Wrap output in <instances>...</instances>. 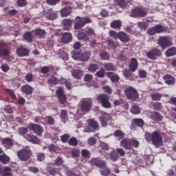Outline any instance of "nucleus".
<instances>
[{"mask_svg":"<svg viewBox=\"0 0 176 176\" xmlns=\"http://www.w3.org/2000/svg\"><path fill=\"white\" fill-rule=\"evenodd\" d=\"M144 139L147 142H151L156 148L163 145V136L160 131H155L153 133L146 132L144 133Z\"/></svg>","mask_w":176,"mask_h":176,"instance_id":"1","label":"nucleus"},{"mask_svg":"<svg viewBox=\"0 0 176 176\" xmlns=\"http://www.w3.org/2000/svg\"><path fill=\"white\" fill-rule=\"evenodd\" d=\"M120 146L126 149V151H131L132 148H138L140 142L137 140L124 138L120 141Z\"/></svg>","mask_w":176,"mask_h":176,"instance_id":"2","label":"nucleus"},{"mask_svg":"<svg viewBox=\"0 0 176 176\" xmlns=\"http://www.w3.org/2000/svg\"><path fill=\"white\" fill-rule=\"evenodd\" d=\"M91 23H93V21L87 16H77L74 20V30H80L83 28L86 24H90Z\"/></svg>","mask_w":176,"mask_h":176,"instance_id":"3","label":"nucleus"},{"mask_svg":"<svg viewBox=\"0 0 176 176\" xmlns=\"http://www.w3.org/2000/svg\"><path fill=\"white\" fill-rule=\"evenodd\" d=\"M125 97L130 101H137L140 97L138 91L133 87H128L124 91Z\"/></svg>","mask_w":176,"mask_h":176,"instance_id":"4","label":"nucleus"},{"mask_svg":"<svg viewBox=\"0 0 176 176\" xmlns=\"http://www.w3.org/2000/svg\"><path fill=\"white\" fill-rule=\"evenodd\" d=\"M96 100L98 101L99 104H101L102 108L106 109H109L112 108V104L109 102V96L105 94H100L96 96Z\"/></svg>","mask_w":176,"mask_h":176,"instance_id":"5","label":"nucleus"},{"mask_svg":"<svg viewBox=\"0 0 176 176\" xmlns=\"http://www.w3.org/2000/svg\"><path fill=\"white\" fill-rule=\"evenodd\" d=\"M157 43L160 47H161L162 50H166L167 47H171V46L173 45L171 38L167 36H160L158 38Z\"/></svg>","mask_w":176,"mask_h":176,"instance_id":"6","label":"nucleus"},{"mask_svg":"<svg viewBox=\"0 0 176 176\" xmlns=\"http://www.w3.org/2000/svg\"><path fill=\"white\" fill-rule=\"evenodd\" d=\"M148 14V10L145 8L135 7L131 12V17H145Z\"/></svg>","mask_w":176,"mask_h":176,"instance_id":"7","label":"nucleus"},{"mask_svg":"<svg viewBox=\"0 0 176 176\" xmlns=\"http://www.w3.org/2000/svg\"><path fill=\"white\" fill-rule=\"evenodd\" d=\"M126 155V151L123 150L122 148H118L116 149H113L111 153H110V157L111 160L112 162H118L119 160L120 156L121 157H123Z\"/></svg>","mask_w":176,"mask_h":176,"instance_id":"8","label":"nucleus"},{"mask_svg":"<svg viewBox=\"0 0 176 176\" xmlns=\"http://www.w3.org/2000/svg\"><path fill=\"white\" fill-rule=\"evenodd\" d=\"M32 155V153L31 152V150L27 148L19 150L17 152L18 158L20 159L21 162H27V160H29L31 158Z\"/></svg>","mask_w":176,"mask_h":176,"instance_id":"9","label":"nucleus"},{"mask_svg":"<svg viewBox=\"0 0 176 176\" xmlns=\"http://www.w3.org/2000/svg\"><path fill=\"white\" fill-rule=\"evenodd\" d=\"M92 106L93 101H91V99H82L80 102V108L82 112H90Z\"/></svg>","mask_w":176,"mask_h":176,"instance_id":"10","label":"nucleus"},{"mask_svg":"<svg viewBox=\"0 0 176 176\" xmlns=\"http://www.w3.org/2000/svg\"><path fill=\"white\" fill-rule=\"evenodd\" d=\"M146 56L149 60H157L158 57H162V51L157 48H153L146 54Z\"/></svg>","mask_w":176,"mask_h":176,"instance_id":"11","label":"nucleus"},{"mask_svg":"<svg viewBox=\"0 0 176 176\" xmlns=\"http://www.w3.org/2000/svg\"><path fill=\"white\" fill-rule=\"evenodd\" d=\"M90 164L91 166L98 167V168H105L107 166V162L98 157L92 158L90 160Z\"/></svg>","mask_w":176,"mask_h":176,"instance_id":"12","label":"nucleus"},{"mask_svg":"<svg viewBox=\"0 0 176 176\" xmlns=\"http://www.w3.org/2000/svg\"><path fill=\"white\" fill-rule=\"evenodd\" d=\"M29 129L37 135H42V133H43V127L38 124L30 123Z\"/></svg>","mask_w":176,"mask_h":176,"instance_id":"13","label":"nucleus"},{"mask_svg":"<svg viewBox=\"0 0 176 176\" xmlns=\"http://www.w3.org/2000/svg\"><path fill=\"white\" fill-rule=\"evenodd\" d=\"M56 96H58V100L60 104H64L67 102V96L64 94V89L63 87H59L56 91Z\"/></svg>","mask_w":176,"mask_h":176,"instance_id":"14","label":"nucleus"},{"mask_svg":"<svg viewBox=\"0 0 176 176\" xmlns=\"http://www.w3.org/2000/svg\"><path fill=\"white\" fill-rule=\"evenodd\" d=\"M98 130H99L98 122L94 120H90L87 133H94V131H97Z\"/></svg>","mask_w":176,"mask_h":176,"instance_id":"15","label":"nucleus"},{"mask_svg":"<svg viewBox=\"0 0 176 176\" xmlns=\"http://www.w3.org/2000/svg\"><path fill=\"white\" fill-rule=\"evenodd\" d=\"M16 53L18 57H27V56H30V50L24 47L17 48Z\"/></svg>","mask_w":176,"mask_h":176,"instance_id":"16","label":"nucleus"},{"mask_svg":"<svg viewBox=\"0 0 176 176\" xmlns=\"http://www.w3.org/2000/svg\"><path fill=\"white\" fill-rule=\"evenodd\" d=\"M10 54V50L6 47L5 43H0V57H6Z\"/></svg>","mask_w":176,"mask_h":176,"instance_id":"17","label":"nucleus"},{"mask_svg":"<svg viewBox=\"0 0 176 176\" xmlns=\"http://www.w3.org/2000/svg\"><path fill=\"white\" fill-rule=\"evenodd\" d=\"M129 69L131 72H135L138 69V60L135 58H131V63L129 65Z\"/></svg>","mask_w":176,"mask_h":176,"instance_id":"18","label":"nucleus"},{"mask_svg":"<svg viewBox=\"0 0 176 176\" xmlns=\"http://www.w3.org/2000/svg\"><path fill=\"white\" fill-rule=\"evenodd\" d=\"M21 91L24 93V94H26V96H30L34 91V88H32L31 85L27 84L21 87Z\"/></svg>","mask_w":176,"mask_h":176,"instance_id":"19","label":"nucleus"},{"mask_svg":"<svg viewBox=\"0 0 176 176\" xmlns=\"http://www.w3.org/2000/svg\"><path fill=\"white\" fill-rule=\"evenodd\" d=\"M118 39H120V41L121 42H123L124 43H127V42L130 41V37L129 36L127 33L124 32H119Z\"/></svg>","mask_w":176,"mask_h":176,"instance_id":"20","label":"nucleus"},{"mask_svg":"<svg viewBox=\"0 0 176 176\" xmlns=\"http://www.w3.org/2000/svg\"><path fill=\"white\" fill-rule=\"evenodd\" d=\"M72 41V33L71 32H64L62 34L61 41L63 43H69Z\"/></svg>","mask_w":176,"mask_h":176,"instance_id":"21","label":"nucleus"},{"mask_svg":"<svg viewBox=\"0 0 176 176\" xmlns=\"http://www.w3.org/2000/svg\"><path fill=\"white\" fill-rule=\"evenodd\" d=\"M25 138H26L28 142H32V144H38L41 142V140L38 137L34 136V135L27 134Z\"/></svg>","mask_w":176,"mask_h":176,"instance_id":"22","label":"nucleus"},{"mask_svg":"<svg viewBox=\"0 0 176 176\" xmlns=\"http://www.w3.org/2000/svg\"><path fill=\"white\" fill-rule=\"evenodd\" d=\"M145 124V122H144V120L142 118H135L132 120L131 126L133 127H144V125Z\"/></svg>","mask_w":176,"mask_h":176,"instance_id":"23","label":"nucleus"},{"mask_svg":"<svg viewBox=\"0 0 176 176\" xmlns=\"http://www.w3.org/2000/svg\"><path fill=\"white\" fill-rule=\"evenodd\" d=\"M106 76L109 78V79L113 82V83H116L120 80V77L118 74H113V72H109L106 74Z\"/></svg>","mask_w":176,"mask_h":176,"instance_id":"24","label":"nucleus"},{"mask_svg":"<svg viewBox=\"0 0 176 176\" xmlns=\"http://www.w3.org/2000/svg\"><path fill=\"white\" fill-rule=\"evenodd\" d=\"M1 142L7 149H10L13 146V140L10 138H3Z\"/></svg>","mask_w":176,"mask_h":176,"instance_id":"25","label":"nucleus"},{"mask_svg":"<svg viewBox=\"0 0 176 176\" xmlns=\"http://www.w3.org/2000/svg\"><path fill=\"white\" fill-rule=\"evenodd\" d=\"M163 79L166 85H174L175 83V78L170 74L164 76Z\"/></svg>","mask_w":176,"mask_h":176,"instance_id":"26","label":"nucleus"},{"mask_svg":"<svg viewBox=\"0 0 176 176\" xmlns=\"http://www.w3.org/2000/svg\"><path fill=\"white\" fill-rule=\"evenodd\" d=\"M91 56V54H90L88 51H85L84 52H81L80 61L86 63L89 61Z\"/></svg>","mask_w":176,"mask_h":176,"instance_id":"27","label":"nucleus"},{"mask_svg":"<svg viewBox=\"0 0 176 176\" xmlns=\"http://www.w3.org/2000/svg\"><path fill=\"white\" fill-rule=\"evenodd\" d=\"M63 25L64 30H66L67 31H69L72 27V20L71 19H63Z\"/></svg>","mask_w":176,"mask_h":176,"instance_id":"28","label":"nucleus"},{"mask_svg":"<svg viewBox=\"0 0 176 176\" xmlns=\"http://www.w3.org/2000/svg\"><path fill=\"white\" fill-rule=\"evenodd\" d=\"M32 33L35 36H40V38H43L46 35V31L41 28H36L32 30Z\"/></svg>","mask_w":176,"mask_h":176,"instance_id":"29","label":"nucleus"},{"mask_svg":"<svg viewBox=\"0 0 176 176\" xmlns=\"http://www.w3.org/2000/svg\"><path fill=\"white\" fill-rule=\"evenodd\" d=\"M72 75L74 79H82V76H83V71L79 70L78 69H74L72 72Z\"/></svg>","mask_w":176,"mask_h":176,"instance_id":"30","label":"nucleus"},{"mask_svg":"<svg viewBox=\"0 0 176 176\" xmlns=\"http://www.w3.org/2000/svg\"><path fill=\"white\" fill-rule=\"evenodd\" d=\"M32 34H34L32 31L25 32L23 35V39H25V41H27V42H32L34 39V35Z\"/></svg>","mask_w":176,"mask_h":176,"instance_id":"31","label":"nucleus"},{"mask_svg":"<svg viewBox=\"0 0 176 176\" xmlns=\"http://www.w3.org/2000/svg\"><path fill=\"white\" fill-rule=\"evenodd\" d=\"M151 118L153 120H157V122H162L163 120V116L157 111H152Z\"/></svg>","mask_w":176,"mask_h":176,"instance_id":"32","label":"nucleus"},{"mask_svg":"<svg viewBox=\"0 0 176 176\" xmlns=\"http://www.w3.org/2000/svg\"><path fill=\"white\" fill-rule=\"evenodd\" d=\"M78 41H89L90 37H89L86 33V32L80 31L78 34Z\"/></svg>","mask_w":176,"mask_h":176,"instance_id":"33","label":"nucleus"},{"mask_svg":"<svg viewBox=\"0 0 176 176\" xmlns=\"http://www.w3.org/2000/svg\"><path fill=\"white\" fill-rule=\"evenodd\" d=\"M165 56L166 57H174V56H176V47H172L168 48L165 52Z\"/></svg>","mask_w":176,"mask_h":176,"instance_id":"34","label":"nucleus"},{"mask_svg":"<svg viewBox=\"0 0 176 176\" xmlns=\"http://www.w3.org/2000/svg\"><path fill=\"white\" fill-rule=\"evenodd\" d=\"M60 118L63 123H67V120H68V112L67 110L60 111Z\"/></svg>","mask_w":176,"mask_h":176,"instance_id":"35","label":"nucleus"},{"mask_svg":"<svg viewBox=\"0 0 176 176\" xmlns=\"http://www.w3.org/2000/svg\"><path fill=\"white\" fill-rule=\"evenodd\" d=\"M60 12L61 17H68L72 13L71 10L68 8H63Z\"/></svg>","mask_w":176,"mask_h":176,"instance_id":"36","label":"nucleus"},{"mask_svg":"<svg viewBox=\"0 0 176 176\" xmlns=\"http://www.w3.org/2000/svg\"><path fill=\"white\" fill-rule=\"evenodd\" d=\"M111 28L116 30L122 27V21L120 20H114L110 23Z\"/></svg>","mask_w":176,"mask_h":176,"instance_id":"37","label":"nucleus"},{"mask_svg":"<svg viewBox=\"0 0 176 176\" xmlns=\"http://www.w3.org/2000/svg\"><path fill=\"white\" fill-rule=\"evenodd\" d=\"M85 32L87 36H96V30L90 27L85 28Z\"/></svg>","mask_w":176,"mask_h":176,"instance_id":"38","label":"nucleus"},{"mask_svg":"<svg viewBox=\"0 0 176 176\" xmlns=\"http://www.w3.org/2000/svg\"><path fill=\"white\" fill-rule=\"evenodd\" d=\"M54 69V67L53 66H44L41 67V74H49L50 72V70L53 71Z\"/></svg>","mask_w":176,"mask_h":176,"instance_id":"39","label":"nucleus"},{"mask_svg":"<svg viewBox=\"0 0 176 176\" xmlns=\"http://www.w3.org/2000/svg\"><path fill=\"white\" fill-rule=\"evenodd\" d=\"M103 67L105 71H116V67H115L112 63H104Z\"/></svg>","mask_w":176,"mask_h":176,"instance_id":"40","label":"nucleus"},{"mask_svg":"<svg viewBox=\"0 0 176 176\" xmlns=\"http://www.w3.org/2000/svg\"><path fill=\"white\" fill-rule=\"evenodd\" d=\"M154 28L157 34H162V32H164L166 30V28L162 25H156Z\"/></svg>","mask_w":176,"mask_h":176,"instance_id":"41","label":"nucleus"},{"mask_svg":"<svg viewBox=\"0 0 176 176\" xmlns=\"http://www.w3.org/2000/svg\"><path fill=\"white\" fill-rule=\"evenodd\" d=\"M82 54V52H78V51H72V57L74 60H79L80 61V56Z\"/></svg>","mask_w":176,"mask_h":176,"instance_id":"42","label":"nucleus"},{"mask_svg":"<svg viewBox=\"0 0 176 176\" xmlns=\"http://www.w3.org/2000/svg\"><path fill=\"white\" fill-rule=\"evenodd\" d=\"M113 135L114 137L122 139L124 138V133L120 129H117L114 131Z\"/></svg>","mask_w":176,"mask_h":176,"instance_id":"43","label":"nucleus"},{"mask_svg":"<svg viewBox=\"0 0 176 176\" xmlns=\"http://www.w3.org/2000/svg\"><path fill=\"white\" fill-rule=\"evenodd\" d=\"M61 83L65 85V86L67 87V90H71V89H72V84L71 83L70 81H68V80L62 78Z\"/></svg>","mask_w":176,"mask_h":176,"instance_id":"44","label":"nucleus"},{"mask_svg":"<svg viewBox=\"0 0 176 176\" xmlns=\"http://www.w3.org/2000/svg\"><path fill=\"white\" fill-rule=\"evenodd\" d=\"M0 162L3 164H8V163L10 162V157H9L8 155H0Z\"/></svg>","mask_w":176,"mask_h":176,"instance_id":"45","label":"nucleus"},{"mask_svg":"<svg viewBox=\"0 0 176 176\" xmlns=\"http://www.w3.org/2000/svg\"><path fill=\"white\" fill-rule=\"evenodd\" d=\"M104 168L103 170H100L101 175L102 176L111 175V169H109V168L104 166V168Z\"/></svg>","mask_w":176,"mask_h":176,"instance_id":"46","label":"nucleus"},{"mask_svg":"<svg viewBox=\"0 0 176 176\" xmlns=\"http://www.w3.org/2000/svg\"><path fill=\"white\" fill-rule=\"evenodd\" d=\"M97 69H98V65L92 63L89 65L88 71H89V72L94 73Z\"/></svg>","mask_w":176,"mask_h":176,"instance_id":"47","label":"nucleus"},{"mask_svg":"<svg viewBox=\"0 0 176 176\" xmlns=\"http://www.w3.org/2000/svg\"><path fill=\"white\" fill-rule=\"evenodd\" d=\"M48 151L51 152V153H54V152L58 151V147L54 144H51L48 146Z\"/></svg>","mask_w":176,"mask_h":176,"instance_id":"48","label":"nucleus"},{"mask_svg":"<svg viewBox=\"0 0 176 176\" xmlns=\"http://www.w3.org/2000/svg\"><path fill=\"white\" fill-rule=\"evenodd\" d=\"M153 108L154 111H160L163 108V104L159 102H156L153 104Z\"/></svg>","mask_w":176,"mask_h":176,"instance_id":"49","label":"nucleus"},{"mask_svg":"<svg viewBox=\"0 0 176 176\" xmlns=\"http://www.w3.org/2000/svg\"><path fill=\"white\" fill-rule=\"evenodd\" d=\"M131 113H133V115H138L141 112V110L140 109V107L136 105H133L131 108Z\"/></svg>","mask_w":176,"mask_h":176,"instance_id":"50","label":"nucleus"},{"mask_svg":"<svg viewBox=\"0 0 176 176\" xmlns=\"http://www.w3.org/2000/svg\"><path fill=\"white\" fill-rule=\"evenodd\" d=\"M10 171H12V168L9 166H4L1 168V173H6L5 175L8 176L12 175V173H10Z\"/></svg>","mask_w":176,"mask_h":176,"instance_id":"51","label":"nucleus"},{"mask_svg":"<svg viewBox=\"0 0 176 176\" xmlns=\"http://www.w3.org/2000/svg\"><path fill=\"white\" fill-rule=\"evenodd\" d=\"M18 133L19 135H25L27 133H28V127H19L18 129Z\"/></svg>","mask_w":176,"mask_h":176,"instance_id":"52","label":"nucleus"},{"mask_svg":"<svg viewBox=\"0 0 176 176\" xmlns=\"http://www.w3.org/2000/svg\"><path fill=\"white\" fill-rule=\"evenodd\" d=\"M95 75L96 76H97V78H104V76H105V69H104V68L100 69L96 73Z\"/></svg>","mask_w":176,"mask_h":176,"instance_id":"53","label":"nucleus"},{"mask_svg":"<svg viewBox=\"0 0 176 176\" xmlns=\"http://www.w3.org/2000/svg\"><path fill=\"white\" fill-rule=\"evenodd\" d=\"M99 120L102 127H107L108 126V121H107V117H104V116L100 117Z\"/></svg>","mask_w":176,"mask_h":176,"instance_id":"54","label":"nucleus"},{"mask_svg":"<svg viewBox=\"0 0 176 176\" xmlns=\"http://www.w3.org/2000/svg\"><path fill=\"white\" fill-rule=\"evenodd\" d=\"M68 144L71 146H76L78 145V140H76V138H72L69 140Z\"/></svg>","mask_w":176,"mask_h":176,"instance_id":"55","label":"nucleus"},{"mask_svg":"<svg viewBox=\"0 0 176 176\" xmlns=\"http://www.w3.org/2000/svg\"><path fill=\"white\" fill-rule=\"evenodd\" d=\"M151 99L153 101H160V100H162V94L159 93L153 94L151 96Z\"/></svg>","mask_w":176,"mask_h":176,"instance_id":"56","label":"nucleus"},{"mask_svg":"<svg viewBox=\"0 0 176 176\" xmlns=\"http://www.w3.org/2000/svg\"><path fill=\"white\" fill-rule=\"evenodd\" d=\"M138 27L140 28V31H142V30L145 31L148 28V25L145 22H138Z\"/></svg>","mask_w":176,"mask_h":176,"instance_id":"57","label":"nucleus"},{"mask_svg":"<svg viewBox=\"0 0 176 176\" xmlns=\"http://www.w3.org/2000/svg\"><path fill=\"white\" fill-rule=\"evenodd\" d=\"M130 69H125L122 73L125 78H131L133 73Z\"/></svg>","mask_w":176,"mask_h":176,"instance_id":"58","label":"nucleus"},{"mask_svg":"<svg viewBox=\"0 0 176 176\" xmlns=\"http://www.w3.org/2000/svg\"><path fill=\"white\" fill-rule=\"evenodd\" d=\"M116 1L117 2L118 6H120V8H126L127 7V2L126 1V0H116Z\"/></svg>","mask_w":176,"mask_h":176,"instance_id":"59","label":"nucleus"},{"mask_svg":"<svg viewBox=\"0 0 176 176\" xmlns=\"http://www.w3.org/2000/svg\"><path fill=\"white\" fill-rule=\"evenodd\" d=\"M100 57L102 60H108V58H109V54H108L107 51H102L100 54Z\"/></svg>","mask_w":176,"mask_h":176,"instance_id":"60","label":"nucleus"},{"mask_svg":"<svg viewBox=\"0 0 176 176\" xmlns=\"http://www.w3.org/2000/svg\"><path fill=\"white\" fill-rule=\"evenodd\" d=\"M107 44H108V46L110 47V49H113V50L116 49V43H115L113 40L109 39Z\"/></svg>","mask_w":176,"mask_h":176,"instance_id":"61","label":"nucleus"},{"mask_svg":"<svg viewBox=\"0 0 176 176\" xmlns=\"http://www.w3.org/2000/svg\"><path fill=\"white\" fill-rule=\"evenodd\" d=\"M64 163V160L62 157H58L55 160V165L56 166H63V164Z\"/></svg>","mask_w":176,"mask_h":176,"instance_id":"62","label":"nucleus"},{"mask_svg":"<svg viewBox=\"0 0 176 176\" xmlns=\"http://www.w3.org/2000/svg\"><path fill=\"white\" fill-rule=\"evenodd\" d=\"M109 34L110 36H111V38H113V39H118V38L119 36V33H117L114 30H110L109 32Z\"/></svg>","mask_w":176,"mask_h":176,"instance_id":"63","label":"nucleus"},{"mask_svg":"<svg viewBox=\"0 0 176 176\" xmlns=\"http://www.w3.org/2000/svg\"><path fill=\"white\" fill-rule=\"evenodd\" d=\"M147 34H148V35H151V36L156 35L157 33H156V30L155 29V26L149 28L147 30Z\"/></svg>","mask_w":176,"mask_h":176,"instance_id":"64","label":"nucleus"}]
</instances>
